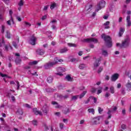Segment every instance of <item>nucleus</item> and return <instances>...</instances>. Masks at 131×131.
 I'll return each instance as SVG.
<instances>
[{
    "mask_svg": "<svg viewBox=\"0 0 131 131\" xmlns=\"http://www.w3.org/2000/svg\"><path fill=\"white\" fill-rule=\"evenodd\" d=\"M59 125H60V129H63V128L64 127V124H63V123H60Z\"/></svg>",
    "mask_w": 131,
    "mask_h": 131,
    "instance_id": "50",
    "label": "nucleus"
},
{
    "mask_svg": "<svg viewBox=\"0 0 131 131\" xmlns=\"http://www.w3.org/2000/svg\"><path fill=\"white\" fill-rule=\"evenodd\" d=\"M85 94H86V91H83L82 94L79 95V99H82L85 96Z\"/></svg>",
    "mask_w": 131,
    "mask_h": 131,
    "instance_id": "25",
    "label": "nucleus"
},
{
    "mask_svg": "<svg viewBox=\"0 0 131 131\" xmlns=\"http://www.w3.org/2000/svg\"><path fill=\"white\" fill-rule=\"evenodd\" d=\"M102 61V58L100 57L95 60L94 63V68H97V67H99L100 66V62Z\"/></svg>",
    "mask_w": 131,
    "mask_h": 131,
    "instance_id": "9",
    "label": "nucleus"
},
{
    "mask_svg": "<svg viewBox=\"0 0 131 131\" xmlns=\"http://www.w3.org/2000/svg\"><path fill=\"white\" fill-rule=\"evenodd\" d=\"M68 45L69 46V47H76V44H73L71 43H69Z\"/></svg>",
    "mask_w": 131,
    "mask_h": 131,
    "instance_id": "53",
    "label": "nucleus"
},
{
    "mask_svg": "<svg viewBox=\"0 0 131 131\" xmlns=\"http://www.w3.org/2000/svg\"><path fill=\"white\" fill-rule=\"evenodd\" d=\"M129 43V39L128 38H127L122 41V44L120 45V48H127V47H128Z\"/></svg>",
    "mask_w": 131,
    "mask_h": 131,
    "instance_id": "5",
    "label": "nucleus"
},
{
    "mask_svg": "<svg viewBox=\"0 0 131 131\" xmlns=\"http://www.w3.org/2000/svg\"><path fill=\"white\" fill-rule=\"evenodd\" d=\"M5 26H2V30H1V32L2 33H4V32H5Z\"/></svg>",
    "mask_w": 131,
    "mask_h": 131,
    "instance_id": "52",
    "label": "nucleus"
},
{
    "mask_svg": "<svg viewBox=\"0 0 131 131\" xmlns=\"http://www.w3.org/2000/svg\"><path fill=\"white\" fill-rule=\"evenodd\" d=\"M91 8H93L92 5H90L89 6H87L85 7V10H86L87 11H89V10H91Z\"/></svg>",
    "mask_w": 131,
    "mask_h": 131,
    "instance_id": "36",
    "label": "nucleus"
},
{
    "mask_svg": "<svg viewBox=\"0 0 131 131\" xmlns=\"http://www.w3.org/2000/svg\"><path fill=\"white\" fill-rule=\"evenodd\" d=\"M105 5H106V2L104 1H101L98 5L97 9L95 12H99L101 9L105 7Z\"/></svg>",
    "mask_w": 131,
    "mask_h": 131,
    "instance_id": "3",
    "label": "nucleus"
},
{
    "mask_svg": "<svg viewBox=\"0 0 131 131\" xmlns=\"http://www.w3.org/2000/svg\"><path fill=\"white\" fill-rule=\"evenodd\" d=\"M102 54L103 56H104V57H107V56H108V52L106 50H103L102 51Z\"/></svg>",
    "mask_w": 131,
    "mask_h": 131,
    "instance_id": "27",
    "label": "nucleus"
},
{
    "mask_svg": "<svg viewBox=\"0 0 131 131\" xmlns=\"http://www.w3.org/2000/svg\"><path fill=\"white\" fill-rule=\"evenodd\" d=\"M37 63H38V61H31L29 63V65H30V66H32L33 65H36V64H37Z\"/></svg>",
    "mask_w": 131,
    "mask_h": 131,
    "instance_id": "24",
    "label": "nucleus"
},
{
    "mask_svg": "<svg viewBox=\"0 0 131 131\" xmlns=\"http://www.w3.org/2000/svg\"><path fill=\"white\" fill-rule=\"evenodd\" d=\"M21 61L22 60H21V58L18 57H16L15 59V63L16 64H17V65H18V64H20V63H21Z\"/></svg>",
    "mask_w": 131,
    "mask_h": 131,
    "instance_id": "23",
    "label": "nucleus"
},
{
    "mask_svg": "<svg viewBox=\"0 0 131 131\" xmlns=\"http://www.w3.org/2000/svg\"><path fill=\"white\" fill-rule=\"evenodd\" d=\"M103 71V67H99L98 70V73H101Z\"/></svg>",
    "mask_w": 131,
    "mask_h": 131,
    "instance_id": "40",
    "label": "nucleus"
},
{
    "mask_svg": "<svg viewBox=\"0 0 131 131\" xmlns=\"http://www.w3.org/2000/svg\"><path fill=\"white\" fill-rule=\"evenodd\" d=\"M33 111L34 113L35 114H36V115H38V114H39V115H40V116L42 115V113H41V112H40V111H37V108H34L33 109Z\"/></svg>",
    "mask_w": 131,
    "mask_h": 131,
    "instance_id": "13",
    "label": "nucleus"
},
{
    "mask_svg": "<svg viewBox=\"0 0 131 131\" xmlns=\"http://www.w3.org/2000/svg\"><path fill=\"white\" fill-rule=\"evenodd\" d=\"M25 24L27 25V26H31V24H29L28 22L25 21Z\"/></svg>",
    "mask_w": 131,
    "mask_h": 131,
    "instance_id": "62",
    "label": "nucleus"
},
{
    "mask_svg": "<svg viewBox=\"0 0 131 131\" xmlns=\"http://www.w3.org/2000/svg\"><path fill=\"white\" fill-rule=\"evenodd\" d=\"M90 98H92L94 100V103H97V98L94 97V96H91Z\"/></svg>",
    "mask_w": 131,
    "mask_h": 131,
    "instance_id": "51",
    "label": "nucleus"
},
{
    "mask_svg": "<svg viewBox=\"0 0 131 131\" xmlns=\"http://www.w3.org/2000/svg\"><path fill=\"white\" fill-rule=\"evenodd\" d=\"M16 82L17 83V90H19V88H20V84L19 83V81H16Z\"/></svg>",
    "mask_w": 131,
    "mask_h": 131,
    "instance_id": "58",
    "label": "nucleus"
},
{
    "mask_svg": "<svg viewBox=\"0 0 131 131\" xmlns=\"http://www.w3.org/2000/svg\"><path fill=\"white\" fill-rule=\"evenodd\" d=\"M68 51V49H67L66 48H64L63 49H61L60 50V53L61 54H63L64 53H66V52H67Z\"/></svg>",
    "mask_w": 131,
    "mask_h": 131,
    "instance_id": "26",
    "label": "nucleus"
},
{
    "mask_svg": "<svg viewBox=\"0 0 131 131\" xmlns=\"http://www.w3.org/2000/svg\"><path fill=\"white\" fill-rule=\"evenodd\" d=\"M79 97V95H75L72 97V101H76L78 99V97Z\"/></svg>",
    "mask_w": 131,
    "mask_h": 131,
    "instance_id": "29",
    "label": "nucleus"
},
{
    "mask_svg": "<svg viewBox=\"0 0 131 131\" xmlns=\"http://www.w3.org/2000/svg\"><path fill=\"white\" fill-rule=\"evenodd\" d=\"M126 22H127V26L128 27H130L131 21H130V15H127L126 17Z\"/></svg>",
    "mask_w": 131,
    "mask_h": 131,
    "instance_id": "14",
    "label": "nucleus"
},
{
    "mask_svg": "<svg viewBox=\"0 0 131 131\" xmlns=\"http://www.w3.org/2000/svg\"><path fill=\"white\" fill-rule=\"evenodd\" d=\"M11 22L12 23V24H14V19H13V18H10V20H8L7 21V23L8 25H9V26H11Z\"/></svg>",
    "mask_w": 131,
    "mask_h": 131,
    "instance_id": "22",
    "label": "nucleus"
},
{
    "mask_svg": "<svg viewBox=\"0 0 131 131\" xmlns=\"http://www.w3.org/2000/svg\"><path fill=\"white\" fill-rule=\"evenodd\" d=\"M110 90L111 94H114V93H115V91L114 90V87H113V86L110 87Z\"/></svg>",
    "mask_w": 131,
    "mask_h": 131,
    "instance_id": "34",
    "label": "nucleus"
},
{
    "mask_svg": "<svg viewBox=\"0 0 131 131\" xmlns=\"http://www.w3.org/2000/svg\"><path fill=\"white\" fill-rule=\"evenodd\" d=\"M85 67H86V66L84 64H81L79 66V69H81V70L85 68Z\"/></svg>",
    "mask_w": 131,
    "mask_h": 131,
    "instance_id": "31",
    "label": "nucleus"
},
{
    "mask_svg": "<svg viewBox=\"0 0 131 131\" xmlns=\"http://www.w3.org/2000/svg\"><path fill=\"white\" fill-rule=\"evenodd\" d=\"M107 114L108 115V119L111 118V116H112V115H111V111L108 110V111L107 112Z\"/></svg>",
    "mask_w": 131,
    "mask_h": 131,
    "instance_id": "43",
    "label": "nucleus"
},
{
    "mask_svg": "<svg viewBox=\"0 0 131 131\" xmlns=\"http://www.w3.org/2000/svg\"><path fill=\"white\" fill-rule=\"evenodd\" d=\"M4 45H5V40L4 38L0 39V48Z\"/></svg>",
    "mask_w": 131,
    "mask_h": 131,
    "instance_id": "32",
    "label": "nucleus"
},
{
    "mask_svg": "<svg viewBox=\"0 0 131 131\" xmlns=\"http://www.w3.org/2000/svg\"><path fill=\"white\" fill-rule=\"evenodd\" d=\"M100 120H101V117H97L93 118L92 124L94 125L100 124Z\"/></svg>",
    "mask_w": 131,
    "mask_h": 131,
    "instance_id": "8",
    "label": "nucleus"
},
{
    "mask_svg": "<svg viewBox=\"0 0 131 131\" xmlns=\"http://www.w3.org/2000/svg\"><path fill=\"white\" fill-rule=\"evenodd\" d=\"M121 94H122V95H125V89H124V88L122 89Z\"/></svg>",
    "mask_w": 131,
    "mask_h": 131,
    "instance_id": "45",
    "label": "nucleus"
},
{
    "mask_svg": "<svg viewBox=\"0 0 131 131\" xmlns=\"http://www.w3.org/2000/svg\"><path fill=\"white\" fill-rule=\"evenodd\" d=\"M77 60L76 58H72L71 62H77Z\"/></svg>",
    "mask_w": 131,
    "mask_h": 131,
    "instance_id": "60",
    "label": "nucleus"
},
{
    "mask_svg": "<svg viewBox=\"0 0 131 131\" xmlns=\"http://www.w3.org/2000/svg\"><path fill=\"white\" fill-rule=\"evenodd\" d=\"M56 74V75H58L59 76H63V74H62V73L58 72Z\"/></svg>",
    "mask_w": 131,
    "mask_h": 131,
    "instance_id": "59",
    "label": "nucleus"
},
{
    "mask_svg": "<svg viewBox=\"0 0 131 131\" xmlns=\"http://www.w3.org/2000/svg\"><path fill=\"white\" fill-rule=\"evenodd\" d=\"M126 91H128V92H130L131 91V82H128L126 85Z\"/></svg>",
    "mask_w": 131,
    "mask_h": 131,
    "instance_id": "15",
    "label": "nucleus"
},
{
    "mask_svg": "<svg viewBox=\"0 0 131 131\" xmlns=\"http://www.w3.org/2000/svg\"><path fill=\"white\" fill-rule=\"evenodd\" d=\"M101 38L104 40L107 48L112 47V38L110 36L102 34L101 35Z\"/></svg>",
    "mask_w": 131,
    "mask_h": 131,
    "instance_id": "2",
    "label": "nucleus"
},
{
    "mask_svg": "<svg viewBox=\"0 0 131 131\" xmlns=\"http://www.w3.org/2000/svg\"><path fill=\"white\" fill-rule=\"evenodd\" d=\"M89 113H92V114H95V109L94 108H89L88 110Z\"/></svg>",
    "mask_w": 131,
    "mask_h": 131,
    "instance_id": "30",
    "label": "nucleus"
},
{
    "mask_svg": "<svg viewBox=\"0 0 131 131\" xmlns=\"http://www.w3.org/2000/svg\"><path fill=\"white\" fill-rule=\"evenodd\" d=\"M111 95V94H110L109 92H106L104 96L105 98H109V97H110Z\"/></svg>",
    "mask_w": 131,
    "mask_h": 131,
    "instance_id": "41",
    "label": "nucleus"
},
{
    "mask_svg": "<svg viewBox=\"0 0 131 131\" xmlns=\"http://www.w3.org/2000/svg\"><path fill=\"white\" fill-rule=\"evenodd\" d=\"M65 79L67 81H72V78L71 76H70V75H67L65 77Z\"/></svg>",
    "mask_w": 131,
    "mask_h": 131,
    "instance_id": "19",
    "label": "nucleus"
},
{
    "mask_svg": "<svg viewBox=\"0 0 131 131\" xmlns=\"http://www.w3.org/2000/svg\"><path fill=\"white\" fill-rule=\"evenodd\" d=\"M25 107H26V108H28L29 109V108H31V107L30 106V105L29 104H26L25 105Z\"/></svg>",
    "mask_w": 131,
    "mask_h": 131,
    "instance_id": "56",
    "label": "nucleus"
},
{
    "mask_svg": "<svg viewBox=\"0 0 131 131\" xmlns=\"http://www.w3.org/2000/svg\"><path fill=\"white\" fill-rule=\"evenodd\" d=\"M32 124H33V125H35L36 126V125H37V121L33 120L32 121Z\"/></svg>",
    "mask_w": 131,
    "mask_h": 131,
    "instance_id": "42",
    "label": "nucleus"
},
{
    "mask_svg": "<svg viewBox=\"0 0 131 131\" xmlns=\"http://www.w3.org/2000/svg\"><path fill=\"white\" fill-rule=\"evenodd\" d=\"M28 73L29 74H32V75H35V74H36V72H35L34 73H31V72L30 71H29Z\"/></svg>",
    "mask_w": 131,
    "mask_h": 131,
    "instance_id": "57",
    "label": "nucleus"
},
{
    "mask_svg": "<svg viewBox=\"0 0 131 131\" xmlns=\"http://www.w3.org/2000/svg\"><path fill=\"white\" fill-rule=\"evenodd\" d=\"M36 39H37L36 37H35L34 35H33L30 37V40H29V43H30V45H32V46H34L35 45V42H36Z\"/></svg>",
    "mask_w": 131,
    "mask_h": 131,
    "instance_id": "7",
    "label": "nucleus"
},
{
    "mask_svg": "<svg viewBox=\"0 0 131 131\" xmlns=\"http://www.w3.org/2000/svg\"><path fill=\"white\" fill-rule=\"evenodd\" d=\"M0 76H1L2 77H7L8 75H7L6 74H4L2 73H0Z\"/></svg>",
    "mask_w": 131,
    "mask_h": 131,
    "instance_id": "49",
    "label": "nucleus"
},
{
    "mask_svg": "<svg viewBox=\"0 0 131 131\" xmlns=\"http://www.w3.org/2000/svg\"><path fill=\"white\" fill-rule=\"evenodd\" d=\"M60 62V63H62L63 62L62 59H58V57H55L54 59V61L53 62H48L46 63L44 66L43 67L45 69H50V68H52L53 66H55L56 64H58V62Z\"/></svg>",
    "mask_w": 131,
    "mask_h": 131,
    "instance_id": "1",
    "label": "nucleus"
},
{
    "mask_svg": "<svg viewBox=\"0 0 131 131\" xmlns=\"http://www.w3.org/2000/svg\"><path fill=\"white\" fill-rule=\"evenodd\" d=\"M125 109H123L122 111V114H123V115H125Z\"/></svg>",
    "mask_w": 131,
    "mask_h": 131,
    "instance_id": "63",
    "label": "nucleus"
},
{
    "mask_svg": "<svg viewBox=\"0 0 131 131\" xmlns=\"http://www.w3.org/2000/svg\"><path fill=\"white\" fill-rule=\"evenodd\" d=\"M124 31H125V28H120L119 32V37H121L123 33H124Z\"/></svg>",
    "mask_w": 131,
    "mask_h": 131,
    "instance_id": "12",
    "label": "nucleus"
},
{
    "mask_svg": "<svg viewBox=\"0 0 131 131\" xmlns=\"http://www.w3.org/2000/svg\"><path fill=\"white\" fill-rule=\"evenodd\" d=\"M55 7H56V3L52 4L50 6L51 10H54Z\"/></svg>",
    "mask_w": 131,
    "mask_h": 131,
    "instance_id": "38",
    "label": "nucleus"
},
{
    "mask_svg": "<svg viewBox=\"0 0 131 131\" xmlns=\"http://www.w3.org/2000/svg\"><path fill=\"white\" fill-rule=\"evenodd\" d=\"M96 12L95 11V12H93L91 17L92 18H95V17H96V15H97V13H96Z\"/></svg>",
    "mask_w": 131,
    "mask_h": 131,
    "instance_id": "54",
    "label": "nucleus"
},
{
    "mask_svg": "<svg viewBox=\"0 0 131 131\" xmlns=\"http://www.w3.org/2000/svg\"><path fill=\"white\" fill-rule=\"evenodd\" d=\"M55 115L56 116H60L61 115V113H60V112H56L55 113Z\"/></svg>",
    "mask_w": 131,
    "mask_h": 131,
    "instance_id": "61",
    "label": "nucleus"
},
{
    "mask_svg": "<svg viewBox=\"0 0 131 131\" xmlns=\"http://www.w3.org/2000/svg\"><path fill=\"white\" fill-rule=\"evenodd\" d=\"M97 90L95 88H92L91 89V93H93L94 94L95 92H96Z\"/></svg>",
    "mask_w": 131,
    "mask_h": 131,
    "instance_id": "55",
    "label": "nucleus"
},
{
    "mask_svg": "<svg viewBox=\"0 0 131 131\" xmlns=\"http://www.w3.org/2000/svg\"><path fill=\"white\" fill-rule=\"evenodd\" d=\"M100 90H98L97 91V95H100L101 93H102V90L103 89V88L102 87H99Z\"/></svg>",
    "mask_w": 131,
    "mask_h": 131,
    "instance_id": "39",
    "label": "nucleus"
},
{
    "mask_svg": "<svg viewBox=\"0 0 131 131\" xmlns=\"http://www.w3.org/2000/svg\"><path fill=\"white\" fill-rule=\"evenodd\" d=\"M57 70L58 72H60L61 73L66 71V69H65V68H58Z\"/></svg>",
    "mask_w": 131,
    "mask_h": 131,
    "instance_id": "17",
    "label": "nucleus"
},
{
    "mask_svg": "<svg viewBox=\"0 0 131 131\" xmlns=\"http://www.w3.org/2000/svg\"><path fill=\"white\" fill-rule=\"evenodd\" d=\"M12 15H13V11H12V10H9V15L10 16V18H13V16Z\"/></svg>",
    "mask_w": 131,
    "mask_h": 131,
    "instance_id": "46",
    "label": "nucleus"
},
{
    "mask_svg": "<svg viewBox=\"0 0 131 131\" xmlns=\"http://www.w3.org/2000/svg\"><path fill=\"white\" fill-rule=\"evenodd\" d=\"M18 115H23V110L21 108H19L16 112Z\"/></svg>",
    "mask_w": 131,
    "mask_h": 131,
    "instance_id": "21",
    "label": "nucleus"
},
{
    "mask_svg": "<svg viewBox=\"0 0 131 131\" xmlns=\"http://www.w3.org/2000/svg\"><path fill=\"white\" fill-rule=\"evenodd\" d=\"M50 108V106L47 104H45L42 108V111L43 113L45 115H47L48 114V112H49V109Z\"/></svg>",
    "mask_w": 131,
    "mask_h": 131,
    "instance_id": "6",
    "label": "nucleus"
},
{
    "mask_svg": "<svg viewBox=\"0 0 131 131\" xmlns=\"http://www.w3.org/2000/svg\"><path fill=\"white\" fill-rule=\"evenodd\" d=\"M82 41L83 42H94V43H97L98 42V39L92 37L91 38H85Z\"/></svg>",
    "mask_w": 131,
    "mask_h": 131,
    "instance_id": "4",
    "label": "nucleus"
},
{
    "mask_svg": "<svg viewBox=\"0 0 131 131\" xmlns=\"http://www.w3.org/2000/svg\"><path fill=\"white\" fill-rule=\"evenodd\" d=\"M121 127L122 129H126V125L125 124H122Z\"/></svg>",
    "mask_w": 131,
    "mask_h": 131,
    "instance_id": "48",
    "label": "nucleus"
},
{
    "mask_svg": "<svg viewBox=\"0 0 131 131\" xmlns=\"http://www.w3.org/2000/svg\"><path fill=\"white\" fill-rule=\"evenodd\" d=\"M24 5V3H23V1L22 0H21L18 3V6H19V7H22V6H23Z\"/></svg>",
    "mask_w": 131,
    "mask_h": 131,
    "instance_id": "44",
    "label": "nucleus"
},
{
    "mask_svg": "<svg viewBox=\"0 0 131 131\" xmlns=\"http://www.w3.org/2000/svg\"><path fill=\"white\" fill-rule=\"evenodd\" d=\"M12 43H13V47H14V48H15V49H17L18 48V46L17 45V43H16V42L13 41Z\"/></svg>",
    "mask_w": 131,
    "mask_h": 131,
    "instance_id": "47",
    "label": "nucleus"
},
{
    "mask_svg": "<svg viewBox=\"0 0 131 131\" xmlns=\"http://www.w3.org/2000/svg\"><path fill=\"white\" fill-rule=\"evenodd\" d=\"M46 19H47V15H44L41 18V20H46Z\"/></svg>",
    "mask_w": 131,
    "mask_h": 131,
    "instance_id": "64",
    "label": "nucleus"
},
{
    "mask_svg": "<svg viewBox=\"0 0 131 131\" xmlns=\"http://www.w3.org/2000/svg\"><path fill=\"white\" fill-rule=\"evenodd\" d=\"M103 25L105 26L104 28L105 29H109V28H110V26H109V25H110V21H107Z\"/></svg>",
    "mask_w": 131,
    "mask_h": 131,
    "instance_id": "16",
    "label": "nucleus"
},
{
    "mask_svg": "<svg viewBox=\"0 0 131 131\" xmlns=\"http://www.w3.org/2000/svg\"><path fill=\"white\" fill-rule=\"evenodd\" d=\"M118 78H119V74L118 73L114 74L111 77V81H116Z\"/></svg>",
    "mask_w": 131,
    "mask_h": 131,
    "instance_id": "10",
    "label": "nucleus"
},
{
    "mask_svg": "<svg viewBox=\"0 0 131 131\" xmlns=\"http://www.w3.org/2000/svg\"><path fill=\"white\" fill-rule=\"evenodd\" d=\"M52 105H54L55 106V108H60V105L56 101H52Z\"/></svg>",
    "mask_w": 131,
    "mask_h": 131,
    "instance_id": "20",
    "label": "nucleus"
},
{
    "mask_svg": "<svg viewBox=\"0 0 131 131\" xmlns=\"http://www.w3.org/2000/svg\"><path fill=\"white\" fill-rule=\"evenodd\" d=\"M59 97L60 98V99H67V98H68V95H65L63 96L62 95H59Z\"/></svg>",
    "mask_w": 131,
    "mask_h": 131,
    "instance_id": "37",
    "label": "nucleus"
},
{
    "mask_svg": "<svg viewBox=\"0 0 131 131\" xmlns=\"http://www.w3.org/2000/svg\"><path fill=\"white\" fill-rule=\"evenodd\" d=\"M45 50L42 49H38L36 51L37 55H39L40 56H42V55H45Z\"/></svg>",
    "mask_w": 131,
    "mask_h": 131,
    "instance_id": "11",
    "label": "nucleus"
},
{
    "mask_svg": "<svg viewBox=\"0 0 131 131\" xmlns=\"http://www.w3.org/2000/svg\"><path fill=\"white\" fill-rule=\"evenodd\" d=\"M63 114H67L68 113H69L70 112V110L68 107H66L63 111H62Z\"/></svg>",
    "mask_w": 131,
    "mask_h": 131,
    "instance_id": "18",
    "label": "nucleus"
},
{
    "mask_svg": "<svg viewBox=\"0 0 131 131\" xmlns=\"http://www.w3.org/2000/svg\"><path fill=\"white\" fill-rule=\"evenodd\" d=\"M6 37L8 39L11 38V34L10 33V32H9V31H6Z\"/></svg>",
    "mask_w": 131,
    "mask_h": 131,
    "instance_id": "33",
    "label": "nucleus"
},
{
    "mask_svg": "<svg viewBox=\"0 0 131 131\" xmlns=\"http://www.w3.org/2000/svg\"><path fill=\"white\" fill-rule=\"evenodd\" d=\"M53 77L50 76L47 78V81L49 83H52L53 82Z\"/></svg>",
    "mask_w": 131,
    "mask_h": 131,
    "instance_id": "28",
    "label": "nucleus"
},
{
    "mask_svg": "<svg viewBox=\"0 0 131 131\" xmlns=\"http://www.w3.org/2000/svg\"><path fill=\"white\" fill-rule=\"evenodd\" d=\"M98 113H99V114H102V112H103V109L101 107H98Z\"/></svg>",
    "mask_w": 131,
    "mask_h": 131,
    "instance_id": "35",
    "label": "nucleus"
}]
</instances>
